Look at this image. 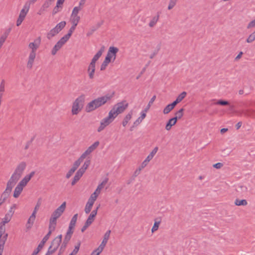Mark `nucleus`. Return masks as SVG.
<instances>
[{"mask_svg": "<svg viewBox=\"0 0 255 255\" xmlns=\"http://www.w3.org/2000/svg\"><path fill=\"white\" fill-rule=\"evenodd\" d=\"M99 144L100 142L98 141L95 142L86 150L78 159L82 162L86 156L92 152L99 146Z\"/></svg>", "mask_w": 255, "mask_h": 255, "instance_id": "obj_9", "label": "nucleus"}, {"mask_svg": "<svg viewBox=\"0 0 255 255\" xmlns=\"http://www.w3.org/2000/svg\"><path fill=\"white\" fill-rule=\"evenodd\" d=\"M160 224V222H155L154 225L151 229L152 233L157 231L159 228V225Z\"/></svg>", "mask_w": 255, "mask_h": 255, "instance_id": "obj_52", "label": "nucleus"}, {"mask_svg": "<svg viewBox=\"0 0 255 255\" xmlns=\"http://www.w3.org/2000/svg\"><path fill=\"white\" fill-rule=\"evenodd\" d=\"M237 191L241 193H245L248 191V188L243 185H239L237 189Z\"/></svg>", "mask_w": 255, "mask_h": 255, "instance_id": "obj_37", "label": "nucleus"}, {"mask_svg": "<svg viewBox=\"0 0 255 255\" xmlns=\"http://www.w3.org/2000/svg\"><path fill=\"white\" fill-rule=\"evenodd\" d=\"M35 57L36 54L29 53L28 61L26 64V67L28 69H31L32 68Z\"/></svg>", "mask_w": 255, "mask_h": 255, "instance_id": "obj_15", "label": "nucleus"}, {"mask_svg": "<svg viewBox=\"0 0 255 255\" xmlns=\"http://www.w3.org/2000/svg\"><path fill=\"white\" fill-rule=\"evenodd\" d=\"M71 21H76L79 22L80 20V17L79 15H72L71 14V18H70Z\"/></svg>", "mask_w": 255, "mask_h": 255, "instance_id": "obj_54", "label": "nucleus"}, {"mask_svg": "<svg viewBox=\"0 0 255 255\" xmlns=\"http://www.w3.org/2000/svg\"><path fill=\"white\" fill-rule=\"evenodd\" d=\"M14 186L7 182L6 187L0 197V206H1L9 196Z\"/></svg>", "mask_w": 255, "mask_h": 255, "instance_id": "obj_8", "label": "nucleus"}, {"mask_svg": "<svg viewBox=\"0 0 255 255\" xmlns=\"http://www.w3.org/2000/svg\"><path fill=\"white\" fill-rule=\"evenodd\" d=\"M103 251L102 249L98 247L97 249H96L95 250H94L91 255H94V254L96 255H99Z\"/></svg>", "mask_w": 255, "mask_h": 255, "instance_id": "obj_57", "label": "nucleus"}, {"mask_svg": "<svg viewBox=\"0 0 255 255\" xmlns=\"http://www.w3.org/2000/svg\"><path fill=\"white\" fill-rule=\"evenodd\" d=\"M66 24V21H62L58 23L54 28L59 33L65 27Z\"/></svg>", "mask_w": 255, "mask_h": 255, "instance_id": "obj_29", "label": "nucleus"}, {"mask_svg": "<svg viewBox=\"0 0 255 255\" xmlns=\"http://www.w3.org/2000/svg\"><path fill=\"white\" fill-rule=\"evenodd\" d=\"M108 181V178H106L104 180H103L102 181V182L98 186V187H97V189H96V190L95 191V192L91 195H92L94 196H95V197L97 198L98 195L100 193L101 190L104 188V186L107 183Z\"/></svg>", "mask_w": 255, "mask_h": 255, "instance_id": "obj_14", "label": "nucleus"}, {"mask_svg": "<svg viewBox=\"0 0 255 255\" xmlns=\"http://www.w3.org/2000/svg\"><path fill=\"white\" fill-rule=\"evenodd\" d=\"M147 110H145L144 111H142L141 113L140 116L133 123V127H137L145 118L146 117V112Z\"/></svg>", "mask_w": 255, "mask_h": 255, "instance_id": "obj_20", "label": "nucleus"}, {"mask_svg": "<svg viewBox=\"0 0 255 255\" xmlns=\"http://www.w3.org/2000/svg\"><path fill=\"white\" fill-rule=\"evenodd\" d=\"M158 148L157 146L155 147L151 151V152L149 153V155L152 157H153L155 155V154L157 153L158 151Z\"/></svg>", "mask_w": 255, "mask_h": 255, "instance_id": "obj_59", "label": "nucleus"}, {"mask_svg": "<svg viewBox=\"0 0 255 255\" xmlns=\"http://www.w3.org/2000/svg\"><path fill=\"white\" fill-rule=\"evenodd\" d=\"M255 27V19L247 25V28L250 29Z\"/></svg>", "mask_w": 255, "mask_h": 255, "instance_id": "obj_58", "label": "nucleus"}, {"mask_svg": "<svg viewBox=\"0 0 255 255\" xmlns=\"http://www.w3.org/2000/svg\"><path fill=\"white\" fill-rule=\"evenodd\" d=\"M70 240V239L65 237L63 242L60 247V249L65 251Z\"/></svg>", "mask_w": 255, "mask_h": 255, "instance_id": "obj_43", "label": "nucleus"}, {"mask_svg": "<svg viewBox=\"0 0 255 255\" xmlns=\"http://www.w3.org/2000/svg\"><path fill=\"white\" fill-rule=\"evenodd\" d=\"M119 51V49L117 47L111 46L109 48L108 52L111 53V55L113 56L114 60H115L116 58V54Z\"/></svg>", "mask_w": 255, "mask_h": 255, "instance_id": "obj_31", "label": "nucleus"}, {"mask_svg": "<svg viewBox=\"0 0 255 255\" xmlns=\"http://www.w3.org/2000/svg\"><path fill=\"white\" fill-rule=\"evenodd\" d=\"M62 235H58L52 241L50 246L48 248V251L51 252L53 254L58 249L62 241Z\"/></svg>", "mask_w": 255, "mask_h": 255, "instance_id": "obj_7", "label": "nucleus"}, {"mask_svg": "<svg viewBox=\"0 0 255 255\" xmlns=\"http://www.w3.org/2000/svg\"><path fill=\"white\" fill-rule=\"evenodd\" d=\"M5 91V80L2 79L0 83V92H4Z\"/></svg>", "mask_w": 255, "mask_h": 255, "instance_id": "obj_53", "label": "nucleus"}, {"mask_svg": "<svg viewBox=\"0 0 255 255\" xmlns=\"http://www.w3.org/2000/svg\"><path fill=\"white\" fill-rule=\"evenodd\" d=\"M105 50V47L104 46H102L100 49L98 51V52L94 55L92 60L97 61L99 58L101 56L102 53Z\"/></svg>", "mask_w": 255, "mask_h": 255, "instance_id": "obj_30", "label": "nucleus"}, {"mask_svg": "<svg viewBox=\"0 0 255 255\" xmlns=\"http://www.w3.org/2000/svg\"><path fill=\"white\" fill-rule=\"evenodd\" d=\"M5 228L4 226L0 224V234L4 235L5 233Z\"/></svg>", "mask_w": 255, "mask_h": 255, "instance_id": "obj_62", "label": "nucleus"}, {"mask_svg": "<svg viewBox=\"0 0 255 255\" xmlns=\"http://www.w3.org/2000/svg\"><path fill=\"white\" fill-rule=\"evenodd\" d=\"M111 231V230H108L106 233L104 234V239L109 240L110 236Z\"/></svg>", "mask_w": 255, "mask_h": 255, "instance_id": "obj_63", "label": "nucleus"}, {"mask_svg": "<svg viewBox=\"0 0 255 255\" xmlns=\"http://www.w3.org/2000/svg\"><path fill=\"white\" fill-rule=\"evenodd\" d=\"M68 40V39L64 36L62 37L55 45L53 48L51 53L55 55L56 52L63 46L64 44Z\"/></svg>", "mask_w": 255, "mask_h": 255, "instance_id": "obj_10", "label": "nucleus"}, {"mask_svg": "<svg viewBox=\"0 0 255 255\" xmlns=\"http://www.w3.org/2000/svg\"><path fill=\"white\" fill-rule=\"evenodd\" d=\"M97 199V198L94 196H93L92 195H91L90 197L89 198V199H88V201L87 202V204H90V205H93L95 201Z\"/></svg>", "mask_w": 255, "mask_h": 255, "instance_id": "obj_49", "label": "nucleus"}, {"mask_svg": "<svg viewBox=\"0 0 255 255\" xmlns=\"http://www.w3.org/2000/svg\"><path fill=\"white\" fill-rule=\"evenodd\" d=\"M66 207V202H64L58 207L51 214L49 219V225L55 227L57 225V220L62 215L65 210Z\"/></svg>", "mask_w": 255, "mask_h": 255, "instance_id": "obj_3", "label": "nucleus"}, {"mask_svg": "<svg viewBox=\"0 0 255 255\" xmlns=\"http://www.w3.org/2000/svg\"><path fill=\"white\" fill-rule=\"evenodd\" d=\"M26 165V163L24 161H22L18 163L7 183L14 186L23 174Z\"/></svg>", "mask_w": 255, "mask_h": 255, "instance_id": "obj_2", "label": "nucleus"}, {"mask_svg": "<svg viewBox=\"0 0 255 255\" xmlns=\"http://www.w3.org/2000/svg\"><path fill=\"white\" fill-rule=\"evenodd\" d=\"M115 119V118L112 115V113L109 112L108 116L107 117L104 118L102 120H101V122L109 126L114 121Z\"/></svg>", "mask_w": 255, "mask_h": 255, "instance_id": "obj_17", "label": "nucleus"}, {"mask_svg": "<svg viewBox=\"0 0 255 255\" xmlns=\"http://www.w3.org/2000/svg\"><path fill=\"white\" fill-rule=\"evenodd\" d=\"M159 18V14L158 13H157V14L156 15H155L154 16H153L152 18V19H151V20L150 21V22L148 24L149 26L150 27H154L156 25L157 21H158Z\"/></svg>", "mask_w": 255, "mask_h": 255, "instance_id": "obj_25", "label": "nucleus"}, {"mask_svg": "<svg viewBox=\"0 0 255 255\" xmlns=\"http://www.w3.org/2000/svg\"><path fill=\"white\" fill-rule=\"evenodd\" d=\"M216 104L222 106H226L229 105V103L228 101L222 100H218Z\"/></svg>", "mask_w": 255, "mask_h": 255, "instance_id": "obj_56", "label": "nucleus"}, {"mask_svg": "<svg viewBox=\"0 0 255 255\" xmlns=\"http://www.w3.org/2000/svg\"><path fill=\"white\" fill-rule=\"evenodd\" d=\"M80 245L81 242L79 241L77 243V245L75 246L74 250L72 253L69 254V255H76L79 250Z\"/></svg>", "mask_w": 255, "mask_h": 255, "instance_id": "obj_40", "label": "nucleus"}, {"mask_svg": "<svg viewBox=\"0 0 255 255\" xmlns=\"http://www.w3.org/2000/svg\"><path fill=\"white\" fill-rule=\"evenodd\" d=\"M30 2H26L24 5L23 8L20 10L18 17L16 21V25L19 26L24 20L27 13H28L30 8Z\"/></svg>", "mask_w": 255, "mask_h": 255, "instance_id": "obj_6", "label": "nucleus"}, {"mask_svg": "<svg viewBox=\"0 0 255 255\" xmlns=\"http://www.w3.org/2000/svg\"><path fill=\"white\" fill-rule=\"evenodd\" d=\"M36 218V214L34 213H32L31 216L29 217V219H28V221L26 223V228L28 229H29L31 228L32 226L33 225L34 221L35 220Z\"/></svg>", "mask_w": 255, "mask_h": 255, "instance_id": "obj_19", "label": "nucleus"}, {"mask_svg": "<svg viewBox=\"0 0 255 255\" xmlns=\"http://www.w3.org/2000/svg\"><path fill=\"white\" fill-rule=\"evenodd\" d=\"M108 125H107V124H104V123H103L101 121L100 122V126L99 127V128H98L97 129V131L98 132H100L101 131H102L103 130H104L105 129V128L106 127H107Z\"/></svg>", "mask_w": 255, "mask_h": 255, "instance_id": "obj_51", "label": "nucleus"}, {"mask_svg": "<svg viewBox=\"0 0 255 255\" xmlns=\"http://www.w3.org/2000/svg\"><path fill=\"white\" fill-rule=\"evenodd\" d=\"M93 206L90 205V204H86L85 208V212L86 214H88L90 212Z\"/></svg>", "mask_w": 255, "mask_h": 255, "instance_id": "obj_55", "label": "nucleus"}, {"mask_svg": "<svg viewBox=\"0 0 255 255\" xmlns=\"http://www.w3.org/2000/svg\"><path fill=\"white\" fill-rule=\"evenodd\" d=\"M66 24V21H62L58 23L54 28L59 33L65 27Z\"/></svg>", "mask_w": 255, "mask_h": 255, "instance_id": "obj_28", "label": "nucleus"}, {"mask_svg": "<svg viewBox=\"0 0 255 255\" xmlns=\"http://www.w3.org/2000/svg\"><path fill=\"white\" fill-rule=\"evenodd\" d=\"M51 4V2L46 0L42 5V8L44 9L48 8Z\"/></svg>", "mask_w": 255, "mask_h": 255, "instance_id": "obj_61", "label": "nucleus"}, {"mask_svg": "<svg viewBox=\"0 0 255 255\" xmlns=\"http://www.w3.org/2000/svg\"><path fill=\"white\" fill-rule=\"evenodd\" d=\"M223 166V163L218 162L213 165V167L217 169H220Z\"/></svg>", "mask_w": 255, "mask_h": 255, "instance_id": "obj_64", "label": "nucleus"}, {"mask_svg": "<svg viewBox=\"0 0 255 255\" xmlns=\"http://www.w3.org/2000/svg\"><path fill=\"white\" fill-rule=\"evenodd\" d=\"M41 42L40 37L35 39L34 42H30L28 45V47L31 49L30 53L36 54V51L40 46Z\"/></svg>", "mask_w": 255, "mask_h": 255, "instance_id": "obj_11", "label": "nucleus"}, {"mask_svg": "<svg viewBox=\"0 0 255 255\" xmlns=\"http://www.w3.org/2000/svg\"><path fill=\"white\" fill-rule=\"evenodd\" d=\"M128 104L124 101L115 105L110 113L116 118L119 114L123 113L128 107Z\"/></svg>", "mask_w": 255, "mask_h": 255, "instance_id": "obj_5", "label": "nucleus"}, {"mask_svg": "<svg viewBox=\"0 0 255 255\" xmlns=\"http://www.w3.org/2000/svg\"><path fill=\"white\" fill-rule=\"evenodd\" d=\"M77 218H78V214H75L73 216L69 225H71V226H73L75 227V224L77 222Z\"/></svg>", "mask_w": 255, "mask_h": 255, "instance_id": "obj_48", "label": "nucleus"}, {"mask_svg": "<svg viewBox=\"0 0 255 255\" xmlns=\"http://www.w3.org/2000/svg\"><path fill=\"white\" fill-rule=\"evenodd\" d=\"M114 95V93L112 94H108L104 96L98 97L92 100L86 105L85 108L86 111L89 113L102 106L108 102L110 101L113 97Z\"/></svg>", "mask_w": 255, "mask_h": 255, "instance_id": "obj_1", "label": "nucleus"}, {"mask_svg": "<svg viewBox=\"0 0 255 255\" xmlns=\"http://www.w3.org/2000/svg\"><path fill=\"white\" fill-rule=\"evenodd\" d=\"M90 164V160H87L84 162V164L78 170L79 171H81V172L83 174L85 173L86 169L88 168Z\"/></svg>", "mask_w": 255, "mask_h": 255, "instance_id": "obj_27", "label": "nucleus"}, {"mask_svg": "<svg viewBox=\"0 0 255 255\" xmlns=\"http://www.w3.org/2000/svg\"><path fill=\"white\" fill-rule=\"evenodd\" d=\"M74 228V226H71V225H69L68 230L66 233L65 237L71 239V238L72 237V235L73 233V231L72 230Z\"/></svg>", "mask_w": 255, "mask_h": 255, "instance_id": "obj_42", "label": "nucleus"}, {"mask_svg": "<svg viewBox=\"0 0 255 255\" xmlns=\"http://www.w3.org/2000/svg\"><path fill=\"white\" fill-rule=\"evenodd\" d=\"M132 111H131L125 116L122 122L123 127H125L127 125L128 123L132 118Z\"/></svg>", "mask_w": 255, "mask_h": 255, "instance_id": "obj_21", "label": "nucleus"}, {"mask_svg": "<svg viewBox=\"0 0 255 255\" xmlns=\"http://www.w3.org/2000/svg\"><path fill=\"white\" fill-rule=\"evenodd\" d=\"M7 236H8L7 234H5L3 236L2 238L1 239H0V243H1L2 244H5V243L6 241L7 240Z\"/></svg>", "mask_w": 255, "mask_h": 255, "instance_id": "obj_60", "label": "nucleus"}, {"mask_svg": "<svg viewBox=\"0 0 255 255\" xmlns=\"http://www.w3.org/2000/svg\"><path fill=\"white\" fill-rule=\"evenodd\" d=\"M176 105L173 102L170 104L167 105L163 109V113L164 114H167L170 113L175 107Z\"/></svg>", "mask_w": 255, "mask_h": 255, "instance_id": "obj_24", "label": "nucleus"}, {"mask_svg": "<svg viewBox=\"0 0 255 255\" xmlns=\"http://www.w3.org/2000/svg\"><path fill=\"white\" fill-rule=\"evenodd\" d=\"M187 95V93L186 92H182L177 97L175 101L173 102V103L176 105L177 104L181 102L186 97Z\"/></svg>", "mask_w": 255, "mask_h": 255, "instance_id": "obj_26", "label": "nucleus"}, {"mask_svg": "<svg viewBox=\"0 0 255 255\" xmlns=\"http://www.w3.org/2000/svg\"><path fill=\"white\" fill-rule=\"evenodd\" d=\"M44 246V244L42 243V242H40V244L38 245L37 248L33 251L32 253L34 255H36L40 251V250L43 248V247Z\"/></svg>", "mask_w": 255, "mask_h": 255, "instance_id": "obj_44", "label": "nucleus"}, {"mask_svg": "<svg viewBox=\"0 0 255 255\" xmlns=\"http://www.w3.org/2000/svg\"><path fill=\"white\" fill-rule=\"evenodd\" d=\"M83 174L81 172V171H79L78 170L76 173L74 178L72 181L71 185L72 186H74L81 178L83 176Z\"/></svg>", "mask_w": 255, "mask_h": 255, "instance_id": "obj_22", "label": "nucleus"}, {"mask_svg": "<svg viewBox=\"0 0 255 255\" xmlns=\"http://www.w3.org/2000/svg\"><path fill=\"white\" fill-rule=\"evenodd\" d=\"M24 187L20 185L19 184H18L16 187L14 189V193H13V197L15 198H18L21 193L22 192Z\"/></svg>", "mask_w": 255, "mask_h": 255, "instance_id": "obj_16", "label": "nucleus"}, {"mask_svg": "<svg viewBox=\"0 0 255 255\" xmlns=\"http://www.w3.org/2000/svg\"><path fill=\"white\" fill-rule=\"evenodd\" d=\"M108 125H107V124H104V123H103L101 121L100 122V126L99 127V128H98L97 129V131L98 132H100L101 131H102L103 130H104L105 129V128L106 127H107Z\"/></svg>", "mask_w": 255, "mask_h": 255, "instance_id": "obj_50", "label": "nucleus"}, {"mask_svg": "<svg viewBox=\"0 0 255 255\" xmlns=\"http://www.w3.org/2000/svg\"><path fill=\"white\" fill-rule=\"evenodd\" d=\"M95 69L96 68H91V67L88 66V72L89 74V77L90 79H93L94 78Z\"/></svg>", "mask_w": 255, "mask_h": 255, "instance_id": "obj_35", "label": "nucleus"}, {"mask_svg": "<svg viewBox=\"0 0 255 255\" xmlns=\"http://www.w3.org/2000/svg\"><path fill=\"white\" fill-rule=\"evenodd\" d=\"M255 40V30L249 35L246 39V42L249 43H252Z\"/></svg>", "mask_w": 255, "mask_h": 255, "instance_id": "obj_38", "label": "nucleus"}, {"mask_svg": "<svg viewBox=\"0 0 255 255\" xmlns=\"http://www.w3.org/2000/svg\"><path fill=\"white\" fill-rule=\"evenodd\" d=\"M35 173V171H32L29 174L25 175L18 184L24 187L30 180L31 178L34 175Z\"/></svg>", "mask_w": 255, "mask_h": 255, "instance_id": "obj_13", "label": "nucleus"}, {"mask_svg": "<svg viewBox=\"0 0 255 255\" xmlns=\"http://www.w3.org/2000/svg\"><path fill=\"white\" fill-rule=\"evenodd\" d=\"M82 8H83V7L80 6L79 5L74 7L72 10V14L78 15V14L79 12L81 10H82Z\"/></svg>", "mask_w": 255, "mask_h": 255, "instance_id": "obj_45", "label": "nucleus"}, {"mask_svg": "<svg viewBox=\"0 0 255 255\" xmlns=\"http://www.w3.org/2000/svg\"><path fill=\"white\" fill-rule=\"evenodd\" d=\"M235 204L236 206H246L248 204V202L245 199H242V200H239L238 199H237L235 201Z\"/></svg>", "mask_w": 255, "mask_h": 255, "instance_id": "obj_33", "label": "nucleus"}, {"mask_svg": "<svg viewBox=\"0 0 255 255\" xmlns=\"http://www.w3.org/2000/svg\"><path fill=\"white\" fill-rule=\"evenodd\" d=\"M111 61L109 60L108 58H105L104 61H103V62L102 63V64L101 65L100 70L101 71H103V70H105V69L106 68L108 64Z\"/></svg>", "mask_w": 255, "mask_h": 255, "instance_id": "obj_39", "label": "nucleus"}, {"mask_svg": "<svg viewBox=\"0 0 255 255\" xmlns=\"http://www.w3.org/2000/svg\"><path fill=\"white\" fill-rule=\"evenodd\" d=\"M177 0H170L168 6V9H172L176 5Z\"/></svg>", "mask_w": 255, "mask_h": 255, "instance_id": "obj_47", "label": "nucleus"}, {"mask_svg": "<svg viewBox=\"0 0 255 255\" xmlns=\"http://www.w3.org/2000/svg\"><path fill=\"white\" fill-rule=\"evenodd\" d=\"M81 163L82 162L78 159L74 162L72 167L69 170L66 175V178L69 179L72 176Z\"/></svg>", "mask_w": 255, "mask_h": 255, "instance_id": "obj_12", "label": "nucleus"}, {"mask_svg": "<svg viewBox=\"0 0 255 255\" xmlns=\"http://www.w3.org/2000/svg\"><path fill=\"white\" fill-rule=\"evenodd\" d=\"M41 204V199H39L36 203V204L34 207L33 213L36 214L37 211L39 210Z\"/></svg>", "mask_w": 255, "mask_h": 255, "instance_id": "obj_46", "label": "nucleus"}, {"mask_svg": "<svg viewBox=\"0 0 255 255\" xmlns=\"http://www.w3.org/2000/svg\"><path fill=\"white\" fill-rule=\"evenodd\" d=\"M11 218L12 216L6 214L0 224L5 226V224L8 223L11 219Z\"/></svg>", "mask_w": 255, "mask_h": 255, "instance_id": "obj_34", "label": "nucleus"}, {"mask_svg": "<svg viewBox=\"0 0 255 255\" xmlns=\"http://www.w3.org/2000/svg\"><path fill=\"white\" fill-rule=\"evenodd\" d=\"M55 227H53L52 226L49 225V226H48L49 231H48V233L44 237V238H43V239L42 240V241L41 242H42V243H44L45 244V243L49 239L50 235H51L52 232H53L55 230Z\"/></svg>", "mask_w": 255, "mask_h": 255, "instance_id": "obj_18", "label": "nucleus"}, {"mask_svg": "<svg viewBox=\"0 0 255 255\" xmlns=\"http://www.w3.org/2000/svg\"><path fill=\"white\" fill-rule=\"evenodd\" d=\"M177 122L176 118H171L170 119L168 122L167 123L166 126H165V129L167 130H169L171 127L175 125Z\"/></svg>", "mask_w": 255, "mask_h": 255, "instance_id": "obj_23", "label": "nucleus"}, {"mask_svg": "<svg viewBox=\"0 0 255 255\" xmlns=\"http://www.w3.org/2000/svg\"><path fill=\"white\" fill-rule=\"evenodd\" d=\"M58 33V32L54 29V28H53L47 33L46 37L48 39H51Z\"/></svg>", "mask_w": 255, "mask_h": 255, "instance_id": "obj_32", "label": "nucleus"}, {"mask_svg": "<svg viewBox=\"0 0 255 255\" xmlns=\"http://www.w3.org/2000/svg\"><path fill=\"white\" fill-rule=\"evenodd\" d=\"M184 110V109L181 108L175 113V117L174 118H176L177 121L183 117Z\"/></svg>", "mask_w": 255, "mask_h": 255, "instance_id": "obj_36", "label": "nucleus"}, {"mask_svg": "<svg viewBox=\"0 0 255 255\" xmlns=\"http://www.w3.org/2000/svg\"><path fill=\"white\" fill-rule=\"evenodd\" d=\"M85 98V95H81L74 101L71 110L73 115H77L82 111L84 107Z\"/></svg>", "mask_w": 255, "mask_h": 255, "instance_id": "obj_4", "label": "nucleus"}, {"mask_svg": "<svg viewBox=\"0 0 255 255\" xmlns=\"http://www.w3.org/2000/svg\"><path fill=\"white\" fill-rule=\"evenodd\" d=\"M245 115L252 118H255V111L253 110H247L244 112Z\"/></svg>", "mask_w": 255, "mask_h": 255, "instance_id": "obj_41", "label": "nucleus"}]
</instances>
